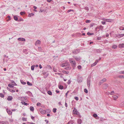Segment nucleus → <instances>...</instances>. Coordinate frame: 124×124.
I'll list each match as a JSON object with an SVG mask.
<instances>
[{
  "label": "nucleus",
  "mask_w": 124,
  "mask_h": 124,
  "mask_svg": "<svg viewBox=\"0 0 124 124\" xmlns=\"http://www.w3.org/2000/svg\"><path fill=\"white\" fill-rule=\"evenodd\" d=\"M69 60L70 62L72 64V66L73 67H75L76 65V62L74 59L73 58H70Z\"/></svg>",
  "instance_id": "1"
},
{
  "label": "nucleus",
  "mask_w": 124,
  "mask_h": 124,
  "mask_svg": "<svg viewBox=\"0 0 124 124\" xmlns=\"http://www.w3.org/2000/svg\"><path fill=\"white\" fill-rule=\"evenodd\" d=\"M69 65L68 62H65L62 63L61 65V66L62 67H64L68 66Z\"/></svg>",
  "instance_id": "2"
},
{
  "label": "nucleus",
  "mask_w": 124,
  "mask_h": 124,
  "mask_svg": "<svg viewBox=\"0 0 124 124\" xmlns=\"http://www.w3.org/2000/svg\"><path fill=\"white\" fill-rule=\"evenodd\" d=\"M73 57L75 58L76 61H79L81 59V57L79 56L78 57L74 56H73Z\"/></svg>",
  "instance_id": "3"
},
{
  "label": "nucleus",
  "mask_w": 124,
  "mask_h": 124,
  "mask_svg": "<svg viewBox=\"0 0 124 124\" xmlns=\"http://www.w3.org/2000/svg\"><path fill=\"white\" fill-rule=\"evenodd\" d=\"M90 78H88L87 80V85L88 87L90 86Z\"/></svg>",
  "instance_id": "4"
},
{
  "label": "nucleus",
  "mask_w": 124,
  "mask_h": 124,
  "mask_svg": "<svg viewBox=\"0 0 124 124\" xmlns=\"http://www.w3.org/2000/svg\"><path fill=\"white\" fill-rule=\"evenodd\" d=\"M102 20L104 21L108 22H111L112 21V19H107L105 18L102 19Z\"/></svg>",
  "instance_id": "5"
},
{
  "label": "nucleus",
  "mask_w": 124,
  "mask_h": 124,
  "mask_svg": "<svg viewBox=\"0 0 124 124\" xmlns=\"http://www.w3.org/2000/svg\"><path fill=\"white\" fill-rule=\"evenodd\" d=\"M73 112L74 114L78 115V111L75 108H74Z\"/></svg>",
  "instance_id": "6"
},
{
  "label": "nucleus",
  "mask_w": 124,
  "mask_h": 124,
  "mask_svg": "<svg viewBox=\"0 0 124 124\" xmlns=\"http://www.w3.org/2000/svg\"><path fill=\"white\" fill-rule=\"evenodd\" d=\"M118 47L120 48H124V44H120L118 45Z\"/></svg>",
  "instance_id": "7"
},
{
  "label": "nucleus",
  "mask_w": 124,
  "mask_h": 124,
  "mask_svg": "<svg viewBox=\"0 0 124 124\" xmlns=\"http://www.w3.org/2000/svg\"><path fill=\"white\" fill-rule=\"evenodd\" d=\"M6 110L8 114L10 115H11L12 113V112L9 109L7 108L6 109Z\"/></svg>",
  "instance_id": "8"
},
{
  "label": "nucleus",
  "mask_w": 124,
  "mask_h": 124,
  "mask_svg": "<svg viewBox=\"0 0 124 124\" xmlns=\"http://www.w3.org/2000/svg\"><path fill=\"white\" fill-rule=\"evenodd\" d=\"M18 40L19 41H25V39L24 38H18Z\"/></svg>",
  "instance_id": "9"
},
{
  "label": "nucleus",
  "mask_w": 124,
  "mask_h": 124,
  "mask_svg": "<svg viewBox=\"0 0 124 124\" xmlns=\"http://www.w3.org/2000/svg\"><path fill=\"white\" fill-rule=\"evenodd\" d=\"M83 78H82L80 77L78 79V82L79 83H80L82 81Z\"/></svg>",
  "instance_id": "10"
},
{
  "label": "nucleus",
  "mask_w": 124,
  "mask_h": 124,
  "mask_svg": "<svg viewBox=\"0 0 124 124\" xmlns=\"http://www.w3.org/2000/svg\"><path fill=\"white\" fill-rule=\"evenodd\" d=\"M13 99V97L12 96H8L7 98V99L8 101H11Z\"/></svg>",
  "instance_id": "11"
},
{
  "label": "nucleus",
  "mask_w": 124,
  "mask_h": 124,
  "mask_svg": "<svg viewBox=\"0 0 124 124\" xmlns=\"http://www.w3.org/2000/svg\"><path fill=\"white\" fill-rule=\"evenodd\" d=\"M40 41L39 40H38L36 41V42L35 44V46H36L38 44H40Z\"/></svg>",
  "instance_id": "12"
},
{
  "label": "nucleus",
  "mask_w": 124,
  "mask_h": 124,
  "mask_svg": "<svg viewBox=\"0 0 124 124\" xmlns=\"http://www.w3.org/2000/svg\"><path fill=\"white\" fill-rule=\"evenodd\" d=\"M124 36V35L123 34H117L116 35V37L118 38H120L121 37H123Z\"/></svg>",
  "instance_id": "13"
},
{
  "label": "nucleus",
  "mask_w": 124,
  "mask_h": 124,
  "mask_svg": "<svg viewBox=\"0 0 124 124\" xmlns=\"http://www.w3.org/2000/svg\"><path fill=\"white\" fill-rule=\"evenodd\" d=\"M40 111L41 113L42 114H44L45 113L46 111L45 110H43L42 109H40Z\"/></svg>",
  "instance_id": "14"
},
{
  "label": "nucleus",
  "mask_w": 124,
  "mask_h": 124,
  "mask_svg": "<svg viewBox=\"0 0 124 124\" xmlns=\"http://www.w3.org/2000/svg\"><path fill=\"white\" fill-rule=\"evenodd\" d=\"M7 88L8 89V90L10 91V92H11L14 93L15 92V90H13V89H9L8 88V87H7Z\"/></svg>",
  "instance_id": "15"
},
{
  "label": "nucleus",
  "mask_w": 124,
  "mask_h": 124,
  "mask_svg": "<svg viewBox=\"0 0 124 124\" xmlns=\"http://www.w3.org/2000/svg\"><path fill=\"white\" fill-rule=\"evenodd\" d=\"M108 85L107 84H105L103 85V88L105 89H106L108 87Z\"/></svg>",
  "instance_id": "16"
},
{
  "label": "nucleus",
  "mask_w": 124,
  "mask_h": 124,
  "mask_svg": "<svg viewBox=\"0 0 124 124\" xmlns=\"http://www.w3.org/2000/svg\"><path fill=\"white\" fill-rule=\"evenodd\" d=\"M117 46L116 45H112V48L113 49H115L117 48Z\"/></svg>",
  "instance_id": "17"
},
{
  "label": "nucleus",
  "mask_w": 124,
  "mask_h": 124,
  "mask_svg": "<svg viewBox=\"0 0 124 124\" xmlns=\"http://www.w3.org/2000/svg\"><path fill=\"white\" fill-rule=\"evenodd\" d=\"M99 28L101 31H103V26L101 25H100L99 27Z\"/></svg>",
  "instance_id": "18"
},
{
  "label": "nucleus",
  "mask_w": 124,
  "mask_h": 124,
  "mask_svg": "<svg viewBox=\"0 0 124 124\" xmlns=\"http://www.w3.org/2000/svg\"><path fill=\"white\" fill-rule=\"evenodd\" d=\"M8 86L10 88H13L14 87V84H8Z\"/></svg>",
  "instance_id": "19"
},
{
  "label": "nucleus",
  "mask_w": 124,
  "mask_h": 124,
  "mask_svg": "<svg viewBox=\"0 0 124 124\" xmlns=\"http://www.w3.org/2000/svg\"><path fill=\"white\" fill-rule=\"evenodd\" d=\"M30 109L31 111H33L34 110V108L33 107L31 106L30 107Z\"/></svg>",
  "instance_id": "20"
},
{
  "label": "nucleus",
  "mask_w": 124,
  "mask_h": 124,
  "mask_svg": "<svg viewBox=\"0 0 124 124\" xmlns=\"http://www.w3.org/2000/svg\"><path fill=\"white\" fill-rule=\"evenodd\" d=\"M38 48L39 50V51L41 52H43V50L42 49L41 47H39Z\"/></svg>",
  "instance_id": "21"
},
{
  "label": "nucleus",
  "mask_w": 124,
  "mask_h": 124,
  "mask_svg": "<svg viewBox=\"0 0 124 124\" xmlns=\"http://www.w3.org/2000/svg\"><path fill=\"white\" fill-rule=\"evenodd\" d=\"M62 72L66 74H69V72L67 71H66L65 70H63L62 71Z\"/></svg>",
  "instance_id": "22"
},
{
  "label": "nucleus",
  "mask_w": 124,
  "mask_h": 124,
  "mask_svg": "<svg viewBox=\"0 0 124 124\" xmlns=\"http://www.w3.org/2000/svg\"><path fill=\"white\" fill-rule=\"evenodd\" d=\"M112 97L115 100H116V99H117L118 98V96L116 95L113 96Z\"/></svg>",
  "instance_id": "23"
},
{
  "label": "nucleus",
  "mask_w": 124,
  "mask_h": 124,
  "mask_svg": "<svg viewBox=\"0 0 124 124\" xmlns=\"http://www.w3.org/2000/svg\"><path fill=\"white\" fill-rule=\"evenodd\" d=\"M21 83L23 85H24L26 84V83L25 82H24L23 80H20Z\"/></svg>",
  "instance_id": "24"
},
{
  "label": "nucleus",
  "mask_w": 124,
  "mask_h": 124,
  "mask_svg": "<svg viewBox=\"0 0 124 124\" xmlns=\"http://www.w3.org/2000/svg\"><path fill=\"white\" fill-rule=\"evenodd\" d=\"M78 123L79 124H81L82 123V120L80 119H78L77 121Z\"/></svg>",
  "instance_id": "25"
},
{
  "label": "nucleus",
  "mask_w": 124,
  "mask_h": 124,
  "mask_svg": "<svg viewBox=\"0 0 124 124\" xmlns=\"http://www.w3.org/2000/svg\"><path fill=\"white\" fill-rule=\"evenodd\" d=\"M14 19L15 21H17L18 20V18L17 16H14Z\"/></svg>",
  "instance_id": "26"
},
{
  "label": "nucleus",
  "mask_w": 124,
  "mask_h": 124,
  "mask_svg": "<svg viewBox=\"0 0 124 124\" xmlns=\"http://www.w3.org/2000/svg\"><path fill=\"white\" fill-rule=\"evenodd\" d=\"M47 93L48 94L50 95H52V92L50 91H48Z\"/></svg>",
  "instance_id": "27"
},
{
  "label": "nucleus",
  "mask_w": 124,
  "mask_h": 124,
  "mask_svg": "<svg viewBox=\"0 0 124 124\" xmlns=\"http://www.w3.org/2000/svg\"><path fill=\"white\" fill-rule=\"evenodd\" d=\"M65 69L66 70H70L71 69V68L70 67H67L65 68Z\"/></svg>",
  "instance_id": "28"
},
{
  "label": "nucleus",
  "mask_w": 124,
  "mask_h": 124,
  "mask_svg": "<svg viewBox=\"0 0 124 124\" xmlns=\"http://www.w3.org/2000/svg\"><path fill=\"white\" fill-rule=\"evenodd\" d=\"M101 49H97L96 50V52L97 53H101Z\"/></svg>",
  "instance_id": "29"
},
{
  "label": "nucleus",
  "mask_w": 124,
  "mask_h": 124,
  "mask_svg": "<svg viewBox=\"0 0 124 124\" xmlns=\"http://www.w3.org/2000/svg\"><path fill=\"white\" fill-rule=\"evenodd\" d=\"M35 65H33L31 66V69L32 70H34Z\"/></svg>",
  "instance_id": "30"
},
{
  "label": "nucleus",
  "mask_w": 124,
  "mask_h": 124,
  "mask_svg": "<svg viewBox=\"0 0 124 124\" xmlns=\"http://www.w3.org/2000/svg\"><path fill=\"white\" fill-rule=\"evenodd\" d=\"M27 84L31 86L32 85V84L29 81L27 82Z\"/></svg>",
  "instance_id": "31"
},
{
  "label": "nucleus",
  "mask_w": 124,
  "mask_h": 124,
  "mask_svg": "<svg viewBox=\"0 0 124 124\" xmlns=\"http://www.w3.org/2000/svg\"><path fill=\"white\" fill-rule=\"evenodd\" d=\"M21 103H22V104L23 105H25L27 106V105H28V103H26L25 102H22Z\"/></svg>",
  "instance_id": "32"
},
{
  "label": "nucleus",
  "mask_w": 124,
  "mask_h": 124,
  "mask_svg": "<svg viewBox=\"0 0 124 124\" xmlns=\"http://www.w3.org/2000/svg\"><path fill=\"white\" fill-rule=\"evenodd\" d=\"M57 109L56 108H53V111L54 113H55L56 112Z\"/></svg>",
  "instance_id": "33"
},
{
  "label": "nucleus",
  "mask_w": 124,
  "mask_h": 124,
  "mask_svg": "<svg viewBox=\"0 0 124 124\" xmlns=\"http://www.w3.org/2000/svg\"><path fill=\"white\" fill-rule=\"evenodd\" d=\"M120 106L121 107H124V102L121 103L120 104Z\"/></svg>",
  "instance_id": "34"
},
{
  "label": "nucleus",
  "mask_w": 124,
  "mask_h": 124,
  "mask_svg": "<svg viewBox=\"0 0 124 124\" xmlns=\"http://www.w3.org/2000/svg\"><path fill=\"white\" fill-rule=\"evenodd\" d=\"M118 77L120 78H124V76L123 75H120L118 76Z\"/></svg>",
  "instance_id": "35"
},
{
  "label": "nucleus",
  "mask_w": 124,
  "mask_h": 124,
  "mask_svg": "<svg viewBox=\"0 0 124 124\" xmlns=\"http://www.w3.org/2000/svg\"><path fill=\"white\" fill-rule=\"evenodd\" d=\"M96 64V63L95 62L94 63L91 64V67H92L95 65Z\"/></svg>",
  "instance_id": "36"
},
{
  "label": "nucleus",
  "mask_w": 124,
  "mask_h": 124,
  "mask_svg": "<svg viewBox=\"0 0 124 124\" xmlns=\"http://www.w3.org/2000/svg\"><path fill=\"white\" fill-rule=\"evenodd\" d=\"M0 96L1 98H3L4 97V95L2 93H0Z\"/></svg>",
  "instance_id": "37"
},
{
  "label": "nucleus",
  "mask_w": 124,
  "mask_h": 124,
  "mask_svg": "<svg viewBox=\"0 0 124 124\" xmlns=\"http://www.w3.org/2000/svg\"><path fill=\"white\" fill-rule=\"evenodd\" d=\"M59 88L60 89H63V87L62 86L60 85L59 86Z\"/></svg>",
  "instance_id": "38"
},
{
  "label": "nucleus",
  "mask_w": 124,
  "mask_h": 124,
  "mask_svg": "<svg viewBox=\"0 0 124 124\" xmlns=\"http://www.w3.org/2000/svg\"><path fill=\"white\" fill-rule=\"evenodd\" d=\"M19 99H20V98H21V100H23V99H24L25 100L26 99H25V97H19Z\"/></svg>",
  "instance_id": "39"
},
{
  "label": "nucleus",
  "mask_w": 124,
  "mask_h": 124,
  "mask_svg": "<svg viewBox=\"0 0 124 124\" xmlns=\"http://www.w3.org/2000/svg\"><path fill=\"white\" fill-rule=\"evenodd\" d=\"M8 19L7 20V21H9L11 19V17L10 16H8Z\"/></svg>",
  "instance_id": "40"
},
{
  "label": "nucleus",
  "mask_w": 124,
  "mask_h": 124,
  "mask_svg": "<svg viewBox=\"0 0 124 124\" xmlns=\"http://www.w3.org/2000/svg\"><path fill=\"white\" fill-rule=\"evenodd\" d=\"M25 14V12H24L21 11L20 12V14L21 15H22Z\"/></svg>",
  "instance_id": "41"
},
{
  "label": "nucleus",
  "mask_w": 124,
  "mask_h": 124,
  "mask_svg": "<svg viewBox=\"0 0 124 124\" xmlns=\"http://www.w3.org/2000/svg\"><path fill=\"white\" fill-rule=\"evenodd\" d=\"M34 15V14L33 13H31L29 14V16L30 17H31V16H33Z\"/></svg>",
  "instance_id": "42"
},
{
  "label": "nucleus",
  "mask_w": 124,
  "mask_h": 124,
  "mask_svg": "<svg viewBox=\"0 0 124 124\" xmlns=\"http://www.w3.org/2000/svg\"><path fill=\"white\" fill-rule=\"evenodd\" d=\"M97 115L96 114H94L93 115V116L94 117H96L97 116Z\"/></svg>",
  "instance_id": "43"
},
{
  "label": "nucleus",
  "mask_w": 124,
  "mask_h": 124,
  "mask_svg": "<svg viewBox=\"0 0 124 124\" xmlns=\"http://www.w3.org/2000/svg\"><path fill=\"white\" fill-rule=\"evenodd\" d=\"M41 104L39 102H38L37 104V106H40Z\"/></svg>",
  "instance_id": "44"
},
{
  "label": "nucleus",
  "mask_w": 124,
  "mask_h": 124,
  "mask_svg": "<svg viewBox=\"0 0 124 124\" xmlns=\"http://www.w3.org/2000/svg\"><path fill=\"white\" fill-rule=\"evenodd\" d=\"M101 80L102 81V82H103V83L105 82L106 81V79L105 78H104Z\"/></svg>",
  "instance_id": "45"
},
{
  "label": "nucleus",
  "mask_w": 124,
  "mask_h": 124,
  "mask_svg": "<svg viewBox=\"0 0 124 124\" xmlns=\"http://www.w3.org/2000/svg\"><path fill=\"white\" fill-rule=\"evenodd\" d=\"M22 120L23 121H26L27 118L24 117H23L22 118Z\"/></svg>",
  "instance_id": "46"
},
{
  "label": "nucleus",
  "mask_w": 124,
  "mask_h": 124,
  "mask_svg": "<svg viewBox=\"0 0 124 124\" xmlns=\"http://www.w3.org/2000/svg\"><path fill=\"white\" fill-rule=\"evenodd\" d=\"M103 83V82H102L101 80L99 83V84L100 85H101V84H102Z\"/></svg>",
  "instance_id": "47"
},
{
  "label": "nucleus",
  "mask_w": 124,
  "mask_h": 124,
  "mask_svg": "<svg viewBox=\"0 0 124 124\" xmlns=\"http://www.w3.org/2000/svg\"><path fill=\"white\" fill-rule=\"evenodd\" d=\"M84 92L86 93H87L88 92V90L86 89H84Z\"/></svg>",
  "instance_id": "48"
},
{
  "label": "nucleus",
  "mask_w": 124,
  "mask_h": 124,
  "mask_svg": "<svg viewBox=\"0 0 124 124\" xmlns=\"http://www.w3.org/2000/svg\"><path fill=\"white\" fill-rule=\"evenodd\" d=\"M71 81L70 80H68V82L67 83V84L68 85H69L71 83Z\"/></svg>",
  "instance_id": "49"
},
{
  "label": "nucleus",
  "mask_w": 124,
  "mask_h": 124,
  "mask_svg": "<svg viewBox=\"0 0 124 124\" xmlns=\"http://www.w3.org/2000/svg\"><path fill=\"white\" fill-rule=\"evenodd\" d=\"M91 22V21L90 20H87L86 21V23H90Z\"/></svg>",
  "instance_id": "50"
},
{
  "label": "nucleus",
  "mask_w": 124,
  "mask_h": 124,
  "mask_svg": "<svg viewBox=\"0 0 124 124\" xmlns=\"http://www.w3.org/2000/svg\"><path fill=\"white\" fill-rule=\"evenodd\" d=\"M78 51V50H75V51H73V53H74V54H77L76 52H77V51Z\"/></svg>",
  "instance_id": "51"
},
{
  "label": "nucleus",
  "mask_w": 124,
  "mask_h": 124,
  "mask_svg": "<svg viewBox=\"0 0 124 124\" xmlns=\"http://www.w3.org/2000/svg\"><path fill=\"white\" fill-rule=\"evenodd\" d=\"M5 123L4 121H0V124H5Z\"/></svg>",
  "instance_id": "52"
},
{
  "label": "nucleus",
  "mask_w": 124,
  "mask_h": 124,
  "mask_svg": "<svg viewBox=\"0 0 124 124\" xmlns=\"http://www.w3.org/2000/svg\"><path fill=\"white\" fill-rule=\"evenodd\" d=\"M84 8L85 10H89V8L88 7H86L85 8Z\"/></svg>",
  "instance_id": "53"
},
{
  "label": "nucleus",
  "mask_w": 124,
  "mask_h": 124,
  "mask_svg": "<svg viewBox=\"0 0 124 124\" xmlns=\"http://www.w3.org/2000/svg\"><path fill=\"white\" fill-rule=\"evenodd\" d=\"M69 91H67V93H65V96L66 97H67L68 95V93H69Z\"/></svg>",
  "instance_id": "54"
},
{
  "label": "nucleus",
  "mask_w": 124,
  "mask_h": 124,
  "mask_svg": "<svg viewBox=\"0 0 124 124\" xmlns=\"http://www.w3.org/2000/svg\"><path fill=\"white\" fill-rule=\"evenodd\" d=\"M78 68L79 69H80L81 68V65H79L78 66Z\"/></svg>",
  "instance_id": "55"
},
{
  "label": "nucleus",
  "mask_w": 124,
  "mask_h": 124,
  "mask_svg": "<svg viewBox=\"0 0 124 124\" xmlns=\"http://www.w3.org/2000/svg\"><path fill=\"white\" fill-rule=\"evenodd\" d=\"M77 101H78V98L77 97H75L74 98Z\"/></svg>",
  "instance_id": "56"
},
{
  "label": "nucleus",
  "mask_w": 124,
  "mask_h": 124,
  "mask_svg": "<svg viewBox=\"0 0 124 124\" xmlns=\"http://www.w3.org/2000/svg\"><path fill=\"white\" fill-rule=\"evenodd\" d=\"M48 74H47L46 75H45L44 76V78H46L47 77H48Z\"/></svg>",
  "instance_id": "57"
},
{
  "label": "nucleus",
  "mask_w": 124,
  "mask_h": 124,
  "mask_svg": "<svg viewBox=\"0 0 124 124\" xmlns=\"http://www.w3.org/2000/svg\"><path fill=\"white\" fill-rule=\"evenodd\" d=\"M101 23L102 24H103V25L105 24L106 23L104 21H102L101 22Z\"/></svg>",
  "instance_id": "58"
},
{
  "label": "nucleus",
  "mask_w": 124,
  "mask_h": 124,
  "mask_svg": "<svg viewBox=\"0 0 124 124\" xmlns=\"http://www.w3.org/2000/svg\"><path fill=\"white\" fill-rule=\"evenodd\" d=\"M73 11V10H72L71 9H70V10H68L67 11V12L68 13H69V12L71 11Z\"/></svg>",
  "instance_id": "59"
},
{
  "label": "nucleus",
  "mask_w": 124,
  "mask_h": 124,
  "mask_svg": "<svg viewBox=\"0 0 124 124\" xmlns=\"http://www.w3.org/2000/svg\"><path fill=\"white\" fill-rule=\"evenodd\" d=\"M99 61L98 60H96L95 62L96 63V64Z\"/></svg>",
  "instance_id": "60"
},
{
  "label": "nucleus",
  "mask_w": 124,
  "mask_h": 124,
  "mask_svg": "<svg viewBox=\"0 0 124 124\" xmlns=\"http://www.w3.org/2000/svg\"><path fill=\"white\" fill-rule=\"evenodd\" d=\"M120 73L124 74V71H122L120 72Z\"/></svg>",
  "instance_id": "61"
},
{
  "label": "nucleus",
  "mask_w": 124,
  "mask_h": 124,
  "mask_svg": "<svg viewBox=\"0 0 124 124\" xmlns=\"http://www.w3.org/2000/svg\"><path fill=\"white\" fill-rule=\"evenodd\" d=\"M65 106L66 107H67V103L66 102H65Z\"/></svg>",
  "instance_id": "62"
},
{
  "label": "nucleus",
  "mask_w": 124,
  "mask_h": 124,
  "mask_svg": "<svg viewBox=\"0 0 124 124\" xmlns=\"http://www.w3.org/2000/svg\"><path fill=\"white\" fill-rule=\"evenodd\" d=\"M94 25V23H92L90 24V27H92Z\"/></svg>",
  "instance_id": "63"
},
{
  "label": "nucleus",
  "mask_w": 124,
  "mask_h": 124,
  "mask_svg": "<svg viewBox=\"0 0 124 124\" xmlns=\"http://www.w3.org/2000/svg\"><path fill=\"white\" fill-rule=\"evenodd\" d=\"M114 93V91H111L110 93V95H112L113 94V93Z\"/></svg>",
  "instance_id": "64"
}]
</instances>
